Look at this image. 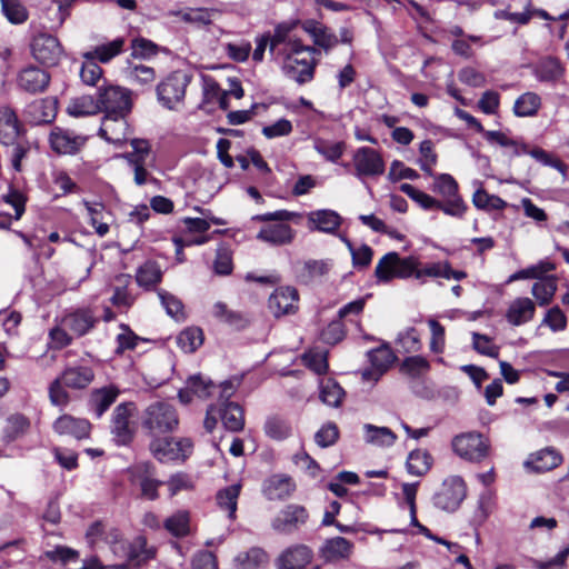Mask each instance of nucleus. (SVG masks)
<instances>
[{
	"label": "nucleus",
	"instance_id": "nucleus-33",
	"mask_svg": "<svg viewBox=\"0 0 569 569\" xmlns=\"http://www.w3.org/2000/svg\"><path fill=\"white\" fill-rule=\"evenodd\" d=\"M363 430L366 442L372 446L391 447L397 440L395 432L387 427H377L366 423Z\"/></svg>",
	"mask_w": 569,
	"mask_h": 569
},
{
	"label": "nucleus",
	"instance_id": "nucleus-22",
	"mask_svg": "<svg viewBox=\"0 0 569 569\" xmlns=\"http://www.w3.org/2000/svg\"><path fill=\"white\" fill-rule=\"evenodd\" d=\"M353 550V543L343 537L327 539L320 548V556L327 562H337L349 559Z\"/></svg>",
	"mask_w": 569,
	"mask_h": 569
},
{
	"label": "nucleus",
	"instance_id": "nucleus-38",
	"mask_svg": "<svg viewBox=\"0 0 569 569\" xmlns=\"http://www.w3.org/2000/svg\"><path fill=\"white\" fill-rule=\"evenodd\" d=\"M432 465V458L426 450H413L407 459V470L410 475L421 477L426 475Z\"/></svg>",
	"mask_w": 569,
	"mask_h": 569
},
{
	"label": "nucleus",
	"instance_id": "nucleus-1",
	"mask_svg": "<svg viewBox=\"0 0 569 569\" xmlns=\"http://www.w3.org/2000/svg\"><path fill=\"white\" fill-rule=\"evenodd\" d=\"M316 48L303 46L300 40L288 42L287 48L279 50L278 56L282 57V71L284 76L303 84L312 80L316 61L313 54Z\"/></svg>",
	"mask_w": 569,
	"mask_h": 569
},
{
	"label": "nucleus",
	"instance_id": "nucleus-46",
	"mask_svg": "<svg viewBox=\"0 0 569 569\" xmlns=\"http://www.w3.org/2000/svg\"><path fill=\"white\" fill-rule=\"evenodd\" d=\"M162 272L156 262L148 261L142 264L136 274L137 283L140 287L150 289L161 281Z\"/></svg>",
	"mask_w": 569,
	"mask_h": 569
},
{
	"label": "nucleus",
	"instance_id": "nucleus-11",
	"mask_svg": "<svg viewBox=\"0 0 569 569\" xmlns=\"http://www.w3.org/2000/svg\"><path fill=\"white\" fill-rule=\"evenodd\" d=\"M308 519L309 512L303 506L290 503L271 520V528L278 533L290 535L305 526Z\"/></svg>",
	"mask_w": 569,
	"mask_h": 569
},
{
	"label": "nucleus",
	"instance_id": "nucleus-10",
	"mask_svg": "<svg viewBox=\"0 0 569 569\" xmlns=\"http://www.w3.org/2000/svg\"><path fill=\"white\" fill-rule=\"evenodd\" d=\"M32 57L43 66H57L63 56V49L59 40L49 33H38L31 44Z\"/></svg>",
	"mask_w": 569,
	"mask_h": 569
},
{
	"label": "nucleus",
	"instance_id": "nucleus-59",
	"mask_svg": "<svg viewBox=\"0 0 569 569\" xmlns=\"http://www.w3.org/2000/svg\"><path fill=\"white\" fill-rule=\"evenodd\" d=\"M80 77L83 83L97 86L102 77V69L93 58H86L80 70Z\"/></svg>",
	"mask_w": 569,
	"mask_h": 569
},
{
	"label": "nucleus",
	"instance_id": "nucleus-29",
	"mask_svg": "<svg viewBox=\"0 0 569 569\" xmlns=\"http://www.w3.org/2000/svg\"><path fill=\"white\" fill-rule=\"evenodd\" d=\"M257 238L272 246H282L292 241L293 230L289 224L276 223L262 228Z\"/></svg>",
	"mask_w": 569,
	"mask_h": 569
},
{
	"label": "nucleus",
	"instance_id": "nucleus-16",
	"mask_svg": "<svg viewBox=\"0 0 569 569\" xmlns=\"http://www.w3.org/2000/svg\"><path fill=\"white\" fill-rule=\"evenodd\" d=\"M49 142L53 151L60 154L76 153L86 142V138L74 134L72 131L56 127L49 136Z\"/></svg>",
	"mask_w": 569,
	"mask_h": 569
},
{
	"label": "nucleus",
	"instance_id": "nucleus-39",
	"mask_svg": "<svg viewBox=\"0 0 569 569\" xmlns=\"http://www.w3.org/2000/svg\"><path fill=\"white\" fill-rule=\"evenodd\" d=\"M163 527L166 530L177 538L186 537L190 531V516L188 511L179 510L168 517Z\"/></svg>",
	"mask_w": 569,
	"mask_h": 569
},
{
	"label": "nucleus",
	"instance_id": "nucleus-8",
	"mask_svg": "<svg viewBox=\"0 0 569 569\" xmlns=\"http://www.w3.org/2000/svg\"><path fill=\"white\" fill-rule=\"evenodd\" d=\"M433 191L439 193L441 201V211L451 217L460 218L466 212L467 206L458 194V183L448 173H441L435 177Z\"/></svg>",
	"mask_w": 569,
	"mask_h": 569
},
{
	"label": "nucleus",
	"instance_id": "nucleus-26",
	"mask_svg": "<svg viewBox=\"0 0 569 569\" xmlns=\"http://www.w3.org/2000/svg\"><path fill=\"white\" fill-rule=\"evenodd\" d=\"M295 489L292 479L283 475H274L263 485V493L269 500H284L291 496Z\"/></svg>",
	"mask_w": 569,
	"mask_h": 569
},
{
	"label": "nucleus",
	"instance_id": "nucleus-64",
	"mask_svg": "<svg viewBox=\"0 0 569 569\" xmlns=\"http://www.w3.org/2000/svg\"><path fill=\"white\" fill-rule=\"evenodd\" d=\"M472 346L473 349L485 356L491 357V358H498L499 356V348L491 343V339L486 336L478 332L472 333Z\"/></svg>",
	"mask_w": 569,
	"mask_h": 569
},
{
	"label": "nucleus",
	"instance_id": "nucleus-41",
	"mask_svg": "<svg viewBox=\"0 0 569 569\" xmlns=\"http://www.w3.org/2000/svg\"><path fill=\"white\" fill-rule=\"evenodd\" d=\"M67 111L73 117L97 114L100 112L98 98H93L92 96L77 98L69 103Z\"/></svg>",
	"mask_w": 569,
	"mask_h": 569
},
{
	"label": "nucleus",
	"instance_id": "nucleus-61",
	"mask_svg": "<svg viewBox=\"0 0 569 569\" xmlns=\"http://www.w3.org/2000/svg\"><path fill=\"white\" fill-rule=\"evenodd\" d=\"M553 268V264L550 262H540L539 264L531 266L527 269H522L512 273L509 277L508 282H513L521 279L540 278L542 274L551 271Z\"/></svg>",
	"mask_w": 569,
	"mask_h": 569
},
{
	"label": "nucleus",
	"instance_id": "nucleus-32",
	"mask_svg": "<svg viewBox=\"0 0 569 569\" xmlns=\"http://www.w3.org/2000/svg\"><path fill=\"white\" fill-rule=\"evenodd\" d=\"M93 377V371L89 367H72L66 369L59 378L66 387L83 389L91 383Z\"/></svg>",
	"mask_w": 569,
	"mask_h": 569
},
{
	"label": "nucleus",
	"instance_id": "nucleus-42",
	"mask_svg": "<svg viewBox=\"0 0 569 569\" xmlns=\"http://www.w3.org/2000/svg\"><path fill=\"white\" fill-rule=\"evenodd\" d=\"M123 44L124 39L117 38L109 43L97 46L94 50L87 52L84 58H93L94 60L97 59L102 63L109 62L112 58L122 51Z\"/></svg>",
	"mask_w": 569,
	"mask_h": 569
},
{
	"label": "nucleus",
	"instance_id": "nucleus-53",
	"mask_svg": "<svg viewBox=\"0 0 569 569\" xmlns=\"http://www.w3.org/2000/svg\"><path fill=\"white\" fill-rule=\"evenodd\" d=\"M400 190L410 197L412 200L418 202L423 209H439L441 210V201L435 199L433 197L416 189L413 186L409 183H402L400 186Z\"/></svg>",
	"mask_w": 569,
	"mask_h": 569
},
{
	"label": "nucleus",
	"instance_id": "nucleus-35",
	"mask_svg": "<svg viewBox=\"0 0 569 569\" xmlns=\"http://www.w3.org/2000/svg\"><path fill=\"white\" fill-rule=\"evenodd\" d=\"M565 69L560 61L552 57L541 59L536 67V76L540 81L555 82L563 76Z\"/></svg>",
	"mask_w": 569,
	"mask_h": 569
},
{
	"label": "nucleus",
	"instance_id": "nucleus-24",
	"mask_svg": "<svg viewBox=\"0 0 569 569\" xmlns=\"http://www.w3.org/2000/svg\"><path fill=\"white\" fill-rule=\"evenodd\" d=\"M90 428L91 425L88 420L69 415L59 417L53 423V429L57 433L72 436L76 439L87 438L90 433Z\"/></svg>",
	"mask_w": 569,
	"mask_h": 569
},
{
	"label": "nucleus",
	"instance_id": "nucleus-20",
	"mask_svg": "<svg viewBox=\"0 0 569 569\" xmlns=\"http://www.w3.org/2000/svg\"><path fill=\"white\" fill-rule=\"evenodd\" d=\"M341 217L333 210L321 209L311 211L307 216V223L310 230L325 233H335L341 224Z\"/></svg>",
	"mask_w": 569,
	"mask_h": 569
},
{
	"label": "nucleus",
	"instance_id": "nucleus-14",
	"mask_svg": "<svg viewBox=\"0 0 569 569\" xmlns=\"http://www.w3.org/2000/svg\"><path fill=\"white\" fill-rule=\"evenodd\" d=\"M133 410L132 402L120 403L113 410L111 431L119 445H128L132 440L133 429L130 426V417Z\"/></svg>",
	"mask_w": 569,
	"mask_h": 569
},
{
	"label": "nucleus",
	"instance_id": "nucleus-51",
	"mask_svg": "<svg viewBox=\"0 0 569 569\" xmlns=\"http://www.w3.org/2000/svg\"><path fill=\"white\" fill-rule=\"evenodd\" d=\"M472 202L478 209L482 210H502L507 207V202L495 194H489L483 189H478L472 197Z\"/></svg>",
	"mask_w": 569,
	"mask_h": 569
},
{
	"label": "nucleus",
	"instance_id": "nucleus-19",
	"mask_svg": "<svg viewBox=\"0 0 569 569\" xmlns=\"http://www.w3.org/2000/svg\"><path fill=\"white\" fill-rule=\"evenodd\" d=\"M22 133V126L10 107L0 108V142L4 146L14 144Z\"/></svg>",
	"mask_w": 569,
	"mask_h": 569
},
{
	"label": "nucleus",
	"instance_id": "nucleus-56",
	"mask_svg": "<svg viewBox=\"0 0 569 569\" xmlns=\"http://www.w3.org/2000/svg\"><path fill=\"white\" fill-rule=\"evenodd\" d=\"M430 369L428 360L421 356H411L402 361L401 370L412 378H418Z\"/></svg>",
	"mask_w": 569,
	"mask_h": 569
},
{
	"label": "nucleus",
	"instance_id": "nucleus-6",
	"mask_svg": "<svg viewBox=\"0 0 569 569\" xmlns=\"http://www.w3.org/2000/svg\"><path fill=\"white\" fill-rule=\"evenodd\" d=\"M452 448L461 459L480 462L489 456L490 442L481 433L471 431L456 436Z\"/></svg>",
	"mask_w": 569,
	"mask_h": 569
},
{
	"label": "nucleus",
	"instance_id": "nucleus-2",
	"mask_svg": "<svg viewBox=\"0 0 569 569\" xmlns=\"http://www.w3.org/2000/svg\"><path fill=\"white\" fill-rule=\"evenodd\" d=\"M179 416L176 408L164 401L150 403L142 415V427L151 435L173 432L178 429Z\"/></svg>",
	"mask_w": 569,
	"mask_h": 569
},
{
	"label": "nucleus",
	"instance_id": "nucleus-63",
	"mask_svg": "<svg viewBox=\"0 0 569 569\" xmlns=\"http://www.w3.org/2000/svg\"><path fill=\"white\" fill-rule=\"evenodd\" d=\"M419 151L421 153V159L419 161L421 170L429 176H433L432 167L437 162V154L433 152L432 141L423 140L420 143Z\"/></svg>",
	"mask_w": 569,
	"mask_h": 569
},
{
	"label": "nucleus",
	"instance_id": "nucleus-13",
	"mask_svg": "<svg viewBox=\"0 0 569 569\" xmlns=\"http://www.w3.org/2000/svg\"><path fill=\"white\" fill-rule=\"evenodd\" d=\"M299 293L293 287L277 288L269 297L268 308L270 312L279 318L292 315L298 310Z\"/></svg>",
	"mask_w": 569,
	"mask_h": 569
},
{
	"label": "nucleus",
	"instance_id": "nucleus-7",
	"mask_svg": "<svg viewBox=\"0 0 569 569\" xmlns=\"http://www.w3.org/2000/svg\"><path fill=\"white\" fill-rule=\"evenodd\" d=\"M100 112L104 114H129L132 108L130 91L126 88L108 84L98 88Z\"/></svg>",
	"mask_w": 569,
	"mask_h": 569
},
{
	"label": "nucleus",
	"instance_id": "nucleus-18",
	"mask_svg": "<svg viewBox=\"0 0 569 569\" xmlns=\"http://www.w3.org/2000/svg\"><path fill=\"white\" fill-rule=\"evenodd\" d=\"M50 82V74L34 66L22 69L18 74V86L28 93L43 92Z\"/></svg>",
	"mask_w": 569,
	"mask_h": 569
},
{
	"label": "nucleus",
	"instance_id": "nucleus-31",
	"mask_svg": "<svg viewBox=\"0 0 569 569\" xmlns=\"http://www.w3.org/2000/svg\"><path fill=\"white\" fill-rule=\"evenodd\" d=\"M212 315L219 321L237 330L243 329L249 325V319L242 312L230 309L221 301L213 305Z\"/></svg>",
	"mask_w": 569,
	"mask_h": 569
},
{
	"label": "nucleus",
	"instance_id": "nucleus-48",
	"mask_svg": "<svg viewBox=\"0 0 569 569\" xmlns=\"http://www.w3.org/2000/svg\"><path fill=\"white\" fill-rule=\"evenodd\" d=\"M268 556L261 548L254 547L247 552H241L236 557V562L239 569H258L266 563Z\"/></svg>",
	"mask_w": 569,
	"mask_h": 569
},
{
	"label": "nucleus",
	"instance_id": "nucleus-45",
	"mask_svg": "<svg viewBox=\"0 0 569 569\" xmlns=\"http://www.w3.org/2000/svg\"><path fill=\"white\" fill-rule=\"evenodd\" d=\"M345 396L343 389L332 379H323L320 382V399L331 407H339Z\"/></svg>",
	"mask_w": 569,
	"mask_h": 569
},
{
	"label": "nucleus",
	"instance_id": "nucleus-4",
	"mask_svg": "<svg viewBox=\"0 0 569 569\" xmlns=\"http://www.w3.org/2000/svg\"><path fill=\"white\" fill-rule=\"evenodd\" d=\"M190 81L191 76L182 70L170 73L157 86V98L160 104L169 110H178L183 103Z\"/></svg>",
	"mask_w": 569,
	"mask_h": 569
},
{
	"label": "nucleus",
	"instance_id": "nucleus-34",
	"mask_svg": "<svg viewBox=\"0 0 569 569\" xmlns=\"http://www.w3.org/2000/svg\"><path fill=\"white\" fill-rule=\"evenodd\" d=\"M226 429L237 432L243 429L244 416L242 408L236 402H227L219 410Z\"/></svg>",
	"mask_w": 569,
	"mask_h": 569
},
{
	"label": "nucleus",
	"instance_id": "nucleus-17",
	"mask_svg": "<svg viewBox=\"0 0 569 569\" xmlns=\"http://www.w3.org/2000/svg\"><path fill=\"white\" fill-rule=\"evenodd\" d=\"M313 558L312 550L306 545H293L283 550L276 560L278 569H303Z\"/></svg>",
	"mask_w": 569,
	"mask_h": 569
},
{
	"label": "nucleus",
	"instance_id": "nucleus-49",
	"mask_svg": "<svg viewBox=\"0 0 569 569\" xmlns=\"http://www.w3.org/2000/svg\"><path fill=\"white\" fill-rule=\"evenodd\" d=\"M332 267L331 260H307L305 261L300 277L306 281H311L326 276Z\"/></svg>",
	"mask_w": 569,
	"mask_h": 569
},
{
	"label": "nucleus",
	"instance_id": "nucleus-36",
	"mask_svg": "<svg viewBox=\"0 0 569 569\" xmlns=\"http://www.w3.org/2000/svg\"><path fill=\"white\" fill-rule=\"evenodd\" d=\"M241 490L240 483H233L217 492V503L221 510L228 512L230 519L236 518L238 497Z\"/></svg>",
	"mask_w": 569,
	"mask_h": 569
},
{
	"label": "nucleus",
	"instance_id": "nucleus-23",
	"mask_svg": "<svg viewBox=\"0 0 569 569\" xmlns=\"http://www.w3.org/2000/svg\"><path fill=\"white\" fill-rule=\"evenodd\" d=\"M97 319L88 309H79L67 315L62 319V326L73 336L80 337L89 332L96 323Z\"/></svg>",
	"mask_w": 569,
	"mask_h": 569
},
{
	"label": "nucleus",
	"instance_id": "nucleus-30",
	"mask_svg": "<svg viewBox=\"0 0 569 569\" xmlns=\"http://www.w3.org/2000/svg\"><path fill=\"white\" fill-rule=\"evenodd\" d=\"M561 461L562 457L558 451L546 448L531 455L526 466L531 467L537 472H545L558 467Z\"/></svg>",
	"mask_w": 569,
	"mask_h": 569
},
{
	"label": "nucleus",
	"instance_id": "nucleus-57",
	"mask_svg": "<svg viewBox=\"0 0 569 569\" xmlns=\"http://www.w3.org/2000/svg\"><path fill=\"white\" fill-rule=\"evenodd\" d=\"M306 367L317 375H323L328 370V360L326 351L310 350L302 356Z\"/></svg>",
	"mask_w": 569,
	"mask_h": 569
},
{
	"label": "nucleus",
	"instance_id": "nucleus-62",
	"mask_svg": "<svg viewBox=\"0 0 569 569\" xmlns=\"http://www.w3.org/2000/svg\"><path fill=\"white\" fill-rule=\"evenodd\" d=\"M107 541L110 543L111 551L120 559L128 560L130 542L122 539L118 529H111L107 536Z\"/></svg>",
	"mask_w": 569,
	"mask_h": 569
},
{
	"label": "nucleus",
	"instance_id": "nucleus-60",
	"mask_svg": "<svg viewBox=\"0 0 569 569\" xmlns=\"http://www.w3.org/2000/svg\"><path fill=\"white\" fill-rule=\"evenodd\" d=\"M372 366L378 370L379 375L385 372L393 362L395 356L388 347H381L369 352Z\"/></svg>",
	"mask_w": 569,
	"mask_h": 569
},
{
	"label": "nucleus",
	"instance_id": "nucleus-43",
	"mask_svg": "<svg viewBox=\"0 0 569 569\" xmlns=\"http://www.w3.org/2000/svg\"><path fill=\"white\" fill-rule=\"evenodd\" d=\"M177 343L183 352L192 353L203 343V332L198 327L187 328L178 335Z\"/></svg>",
	"mask_w": 569,
	"mask_h": 569
},
{
	"label": "nucleus",
	"instance_id": "nucleus-27",
	"mask_svg": "<svg viewBox=\"0 0 569 569\" xmlns=\"http://www.w3.org/2000/svg\"><path fill=\"white\" fill-rule=\"evenodd\" d=\"M27 116L34 124L49 123L57 114V101L52 98L40 99L27 107Z\"/></svg>",
	"mask_w": 569,
	"mask_h": 569
},
{
	"label": "nucleus",
	"instance_id": "nucleus-44",
	"mask_svg": "<svg viewBox=\"0 0 569 569\" xmlns=\"http://www.w3.org/2000/svg\"><path fill=\"white\" fill-rule=\"evenodd\" d=\"M557 291V282L552 277H546L535 282L531 289L532 296L540 306L549 305Z\"/></svg>",
	"mask_w": 569,
	"mask_h": 569
},
{
	"label": "nucleus",
	"instance_id": "nucleus-5",
	"mask_svg": "<svg viewBox=\"0 0 569 569\" xmlns=\"http://www.w3.org/2000/svg\"><path fill=\"white\" fill-rule=\"evenodd\" d=\"M467 497V485L460 476H449L441 482L432 496L436 508L455 512Z\"/></svg>",
	"mask_w": 569,
	"mask_h": 569
},
{
	"label": "nucleus",
	"instance_id": "nucleus-37",
	"mask_svg": "<svg viewBox=\"0 0 569 569\" xmlns=\"http://www.w3.org/2000/svg\"><path fill=\"white\" fill-rule=\"evenodd\" d=\"M141 473L138 476L141 495L148 500H156L158 495V488L163 485L162 481L152 478L149 463H141L137 467Z\"/></svg>",
	"mask_w": 569,
	"mask_h": 569
},
{
	"label": "nucleus",
	"instance_id": "nucleus-9",
	"mask_svg": "<svg viewBox=\"0 0 569 569\" xmlns=\"http://www.w3.org/2000/svg\"><path fill=\"white\" fill-rule=\"evenodd\" d=\"M193 443L189 438H157L150 443L151 453L160 462L186 460L192 452Z\"/></svg>",
	"mask_w": 569,
	"mask_h": 569
},
{
	"label": "nucleus",
	"instance_id": "nucleus-15",
	"mask_svg": "<svg viewBox=\"0 0 569 569\" xmlns=\"http://www.w3.org/2000/svg\"><path fill=\"white\" fill-rule=\"evenodd\" d=\"M128 114H104L99 134L110 143L120 146L128 138Z\"/></svg>",
	"mask_w": 569,
	"mask_h": 569
},
{
	"label": "nucleus",
	"instance_id": "nucleus-58",
	"mask_svg": "<svg viewBox=\"0 0 569 569\" xmlns=\"http://www.w3.org/2000/svg\"><path fill=\"white\" fill-rule=\"evenodd\" d=\"M187 383L192 393L200 399L209 398L212 395V390L216 388L210 379H206L201 375L190 377Z\"/></svg>",
	"mask_w": 569,
	"mask_h": 569
},
{
	"label": "nucleus",
	"instance_id": "nucleus-21",
	"mask_svg": "<svg viewBox=\"0 0 569 569\" xmlns=\"http://www.w3.org/2000/svg\"><path fill=\"white\" fill-rule=\"evenodd\" d=\"M536 305L526 297L516 298L507 309L506 319L512 326H521L531 321L535 317Z\"/></svg>",
	"mask_w": 569,
	"mask_h": 569
},
{
	"label": "nucleus",
	"instance_id": "nucleus-25",
	"mask_svg": "<svg viewBox=\"0 0 569 569\" xmlns=\"http://www.w3.org/2000/svg\"><path fill=\"white\" fill-rule=\"evenodd\" d=\"M119 393L120 390L113 385L93 389L89 398L90 410L100 418L117 400Z\"/></svg>",
	"mask_w": 569,
	"mask_h": 569
},
{
	"label": "nucleus",
	"instance_id": "nucleus-47",
	"mask_svg": "<svg viewBox=\"0 0 569 569\" xmlns=\"http://www.w3.org/2000/svg\"><path fill=\"white\" fill-rule=\"evenodd\" d=\"M154 549L147 546V540L143 537H137L130 542L128 561L134 565H141L154 557Z\"/></svg>",
	"mask_w": 569,
	"mask_h": 569
},
{
	"label": "nucleus",
	"instance_id": "nucleus-50",
	"mask_svg": "<svg viewBox=\"0 0 569 569\" xmlns=\"http://www.w3.org/2000/svg\"><path fill=\"white\" fill-rule=\"evenodd\" d=\"M291 426L282 418L269 417L264 423L266 435L274 440H283L291 435Z\"/></svg>",
	"mask_w": 569,
	"mask_h": 569
},
{
	"label": "nucleus",
	"instance_id": "nucleus-40",
	"mask_svg": "<svg viewBox=\"0 0 569 569\" xmlns=\"http://www.w3.org/2000/svg\"><path fill=\"white\" fill-rule=\"evenodd\" d=\"M541 107V99L535 92L521 94L513 104V113L517 117H532Z\"/></svg>",
	"mask_w": 569,
	"mask_h": 569
},
{
	"label": "nucleus",
	"instance_id": "nucleus-3",
	"mask_svg": "<svg viewBox=\"0 0 569 569\" xmlns=\"http://www.w3.org/2000/svg\"><path fill=\"white\" fill-rule=\"evenodd\" d=\"M419 260L409 256L401 258L397 252L386 253L377 263L375 276L378 282L388 283L393 279H408L415 277L416 268L419 267Z\"/></svg>",
	"mask_w": 569,
	"mask_h": 569
},
{
	"label": "nucleus",
	"instance_id": "nucleus-54",
	"mask_svg": "<svg viewBox=\"0 0 569 569\" xmlns=\"http://www.w3.org/2000/svg\"><path fill=\"white\" fill-rule=\"evenodd\" d=\"M291 29L292 26L286 23L276 27L273 34L269 37V50L271 53H278L279 50L287 48L288 42L298 40L297 38L289 37Z\"/></svg>",
	"mask_w": 569,
	"mask_h": 569
},
{
	"label": "nucleus",
	"instance_id": "nucleus-52",
	"mask_svg": "<svg viewBox=\"0 0 569 569\" xmlns=\"http://www.w3.org/2000/svg\"><path fill=\"white\" fill-rule=\"evenodd\" d=\"M6 18L13 24L23 23L28 19V11L19 0H0Z\"/></svg>",
	"mask_w": 569,
	"mask_h": 569
},
{
	"label": "nucleus",
	"instance_id": "nucleus-55",
	"mask_svg": "<svg viewBox=\"0 0 569 569\" xmlns=\"http://www.w3.org/2000/svg\"><path fill=\"white\" fill-rule=\"evenodd\" d=\"M158 296L161 305L164 307L167 313L170 317L174 318L176 320L184 319L183 305L176 296L164 290H159Z\"/></svg>",
	"mask_w": 569,
	"mask_h": 569
},
{
	"label": "nucleus",
	"instance_id": "nucleus-12",
	"mask_svg": "<svg viewBox=\"0 0 569 569\" xmlns=\"http://www.w3.org/2000/svg\"><path fill=\"white\" fill-rule=\"evenodd\" d=\"M352 160L358 178L377 177L385 172V161L380 153L372 148H359Z\"/></svg>",
	"mask_w": 569,
	"mask_h": 569
},
{
	"label": "nucleus",
	"instance_id": "nucleus-28",
	"mask_svg": "<svg viewBox=\"0 0 569 569\" xmlns=\"http://www.w3.org/2000/svg\"><path fill=\"white\" fill-rule=\"evenodd\" d=\"M171 13L187 23L201 28L210 26L221 11L213 8H186Z\"/></svg>",
	"mask_w": 569,
	"mask_h": 569
}]
</instances>
